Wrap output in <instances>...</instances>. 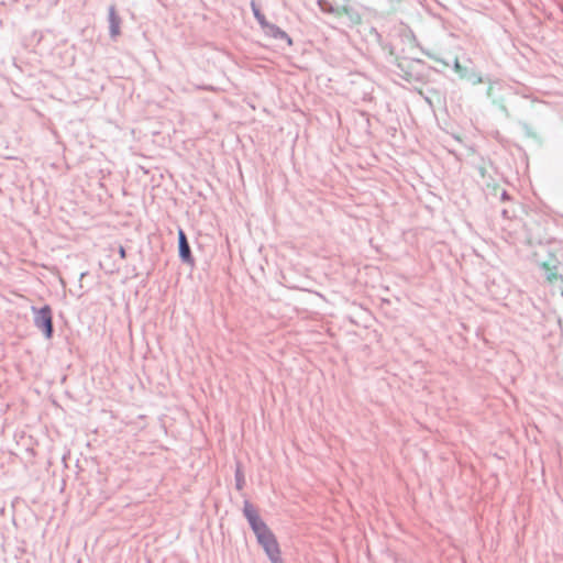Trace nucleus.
Instances as JSON below:
<instances>
[{
    "instance_id": "obj_1",
    "label": "nucleus",
    "mask_w": 563,
    "mask_h": 563,
    "mask_svg": "<svg viewBox=\"0 0 563 563\" xmlns=\"http://www.w3.org/2000/svg\"><path fill=\"white\" fill-rule=\"evenodd\" d=\"M253 531L272 563H284L280 555L279 544L266 523L255 527Z\"/></svg>"
},
{
    "instance_id": "obj_2",
    "label": "nucleus",
    "mask_w": 563,
    "mask_h": 563,
    "mask_svg": "<svg viewBox=\"0 0 563 563\" xmlns=\"http://www.w3.org/2000/svg\"><path fill=\"white\" fill-rule=\"evenodd\" d=\"M34 323L40 330L43 331L47 339L52 336L53 318L52 310L48 306L35 310Z\"/></svg>"
},
{
    "instance_id": "obj_3",
    "label": "nucleus",
    "mask_w": 563,
    "mask_h": 563,
    "mask_svg": "<svg viewBox=\"0 0 563 563\" xmlns=\"http://www.w3.org/2000/svg\"><path fill=\"white\" fill-rule=\"evenodd\" d=\"M330 13H333L335 15H349L350 20L353 24H360L361 23V15L357 13H354L352 8L347 4H342L338 7H330L327 9Z\"/></svg>"
},
{
    "instance_id": "obj_4",
    "label": "nucleus",
    "mask_w": 563,
    "mask_h": 563,
    "mask_svg": "<svg viewBox=\"0 0 563 563\" xmlns=\"http://www.w3.org/2000/svg\"><path fill=\"white\" fill-rule=\"evenodd\" d=\"M178 240H179V255H180L181 260L187 263L191 262L192 257H191L190 247H189L186 234L181 229L178 231Z\"/></svg>"
},
{
    "instance_id": "obj_5",
    "label": "nucleus",
    "mask_w": 563,
    "mask_h": 563,
    "mask_svg": "<svg viewBox=\"0 0 563 563\" xmlns=\"http://www.w3.org/2000/svg\"><path fill=\"white\" fill-rule=\"evenodd\" d=\"M243 512L253 530L255 529V527H260L263 523H265L264 521L261 520L256 509L250 503L244 504Z\"/></svg>"
},
{
    "instance_id": "obj_6",
    "label": "nucleus",
    "mask_w": 563,
    "mask_h": 563,
    "mask_svg": "<svg viewBox=\"0 0 563 563\" xmlns=\"http://www.w3.org/2000/svg\"><path fill=\"white\" fill-rule=\"evenodd\" d=\"M265 33L274 38H287L289 43L291 40L288 37L287 33L280 30L278 26L272 23H267L263 26Z\"/></svg>"
},
{
    "instance_id": "obj_7",
    "label": "nucleus",
    "mask_w": 563,
    "mask_h": 563,
    "mask_svg": "<svg viewBox=\"0 0 563 563\" xmlns=\"http://www.w3.org/2000/svg\"><path fill=\"white\" fill-rule=\"evenodd\" d=\"M110 31L112 36L120 34V20L113 11L110 12Z\"/></svg>"
},
{
    "instance_id": "obj_8",
    "label": "nucleus",
    "mask_w": 563,
    "mask_h": 563,
    "mask_svg": "<svg viewBox=\"0 0 563 563\" xmlns=\"http://www.w3.org/2000/svg\"><path fill=\"white\" fill-rule=\"evenodd\" d=\"M252 8H253V13H254L256 20L258 21V23L261 24V26L263 27L264 25H266L268 22H267L266 18L264 16V14L261 13V11L255 7L254 3L252 4Z\"/></svg>"
},
{
    "instance_id": "obj_9",
    "label": "nucleus",
    "mask_w": 563,
    "mask_h": 563,
    "mask_svg": "<svg viewBox=\"0 0 563 563\" xmlns=\"http://www.w3.org/2000/svg\"><path fill=\"white\" fill-rule=\"evenodd\" d=\"M547 279H548V282H550V283L555 282V280L558 279V275H556V273H554V272H550V273H549V275L547 276Z\"/></svg>"
},
{
    "instance_id": "obj_10",
    "label": "nucleus",
    "mask_w": 563,
    "mask_h": 563,
    "mask_svg": "<svg viewBox=\"0 0 563 563\" xmlns=\"http://www.w3.org/2000/svg\"><path fill=\"white\" fill-rule=\"evenodd\" d=\"M119 255L122 260H125L126 258V252H125V249L123 246H120L119 247Z\"/></svg>"
},
{
    "instance_id": "obj_11",
    "label": "nucleus",
    "mask_w": 563,
    "mask_h": 563,
    "mask_svg": "<svg viewBox=\"0 0 563 563\" xmlns=\"http://www.w3.org/2000/svg\"><path fill=\"white\" fill-rule=\"evenodd\" d=\"M542 266H543L547 271H551V267H550V265H549L548 263H543V265H542Z\"/></svg>"
}]
</instances>
